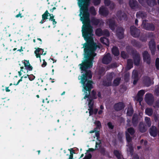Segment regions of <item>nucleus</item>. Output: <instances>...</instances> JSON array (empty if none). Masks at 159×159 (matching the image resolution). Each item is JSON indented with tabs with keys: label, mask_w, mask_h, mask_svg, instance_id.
I'll return each mask as SVG.
<instances>
[{
	"label": "nucleus",
	"mask_w": 159,
	"mask_h": 159,
	"mask_svg": "<svg viewBox=\"0 0 159 159\" xmlns=\"http://www.w3.org/2000/svg\"><path fill=\"white\" fill-rule=\"evenodd\" d=\"M90 0H78V4L80 7V20L83 24L82 27L83 36L87 43L83 44L84 56H95V51L99 46L93 41V30L90 25L89 14L88 6Z\"/></svg>",
	"instance_id": "obj_1"
},
{
	"label": "nucleus",
	"mask_w": 159,
	"mask_h": 159,
	"mask_svg": "<svg viewBox=\"0 0 159 159\" xmlns=\"http://www.w3.org/2000/svg\"><path fill=\"white\" fill-rule=\"evenodd\" d=\"M83 102H86V103H88L89 108V113L90 115L92 114L93 112V100L90 98V96L87 94H85L84 98L82 99Z\"/></svg>",
	"instance_id": "obj_2"
},
{
	"label": "nucleus",
	"mask_w": 159,
	"mask_h": 159,
	"mask_svg": "<svg viewBox=\"0 0 159 159\" xmlns=\"http://www.w3.org/2000/svg\"><path fill=\"white\" fill-rule=\"evenodd\" d=\"M134 132V130L133 128H130L128 129L127 131H126V136L127 142H128V146L129 145V143L130 142L131 140V138L128 134L129 133L131 135H133Z\"/></svg>",
	"instance_id": "obj_3"
},
{
	"label": "nucleus",
	"mask_w": 159,
	"mask_h": 159,
	"mask_svg": "<svg viewBox=\"0 0 159 159\" xmlns=\"http://www.w3.org/2000/svg\"><path fill=\"white\" fill-rule=\"evenodd\" d=\"M130 30L131 35L134 37H137L139 35L140 31L137 29L134 26H132L130 27Z\"/></svg>",
	"instance_id": "obj_4"
},
{
	"label": "nucleus",
	"mask_w": 159,
	"mask_h": 159,
	"mask_svg": "<svg viewBox=\"0 0 159 159\" xmlns=\"http://www.w3.org/2000/svg\"><path fill=\"white\" fill-rule=\"evenodd\" d=\"M95 33L98 36H101L102 35H104L108 36L109 35V32L107 30H105L102 32V30L100 29H97Z\"/></svg>",
	"instance_id": "obj_5"
},
{
	"label": "nucleus",
	"mask_w": 159,
	"mask_h": 159,
	"mask_svg": "<svg viewBox=\"0 0 159 159\" xmlns=\"http://www.w3.org/2000/svg\"><path fill=\"white\" fill-rule=\"evenodd\" d=\"M106 24L109 25V27L112 30H114L115 27L116 26L114 18L108 20L107 21Z\"/></svg>",
	"instance_id": "obj_6"
},
{
	"label": "nucleus",
	"mask_w": 159,
	"mask_h": 159,
	"mask_svg": "<svg viewBox=\"0 0 159 159\" xmlns=\"http://www.w3.org/2000/svg\"><path fill=\"white\" fill-rule=\"evenodd\" d=\"M43 52L44 51L43 49L39 48L37 49L34 52V53L36 54V57L37 58L39 57L40 59V61H41V59L40 56V54L45 55L46 54V52L43 53Z\"/></svg>",
	"instance_id": "obj_7"
},
{
	"label": "nucleus",
	"mask_w": 159,
	"mask_h": 159,
	"mask_svg": "<svg viewBox=\"0 0 159 159\" xmlns=\"http://www.w3.org/2000/svg\"><path fill=\"white\" fill-rule=\"evenodd\" d=\"M145 93L144 90H141L139 91L137 95L135 98L139 102L140 104V102L143 100V96Z\"/></svg>",
	"instance_id": "obj_8"
},
{
	"label": "nucleus",
	"mask_w": 159,
	"mask_h": 159,
	"mask_svg": "<svg viewBox=\"0 0 159 159\" xmlns=\"http://www.w3.org/2000/svg\"><path fill=\"white\" fill-rule=\"evenodd\" d=\"M111 59L110 54L109 53H107L103 57L102 61L105 64H108L110 62Z\"/></svg>",
	"instance_id": "obj_9"
},
{
	"label": "nucleus",
	"mask_w": 159,
	"mask_h": 159,
	"mask_svg": "<svg viewBox=\"0 0 159 159\" xmlns=\"http://www.w3.org/2000/svg\"><path fill=\"white\" fill-rule=\"evenodd\" d=\"M99 13L101 15L106 16L108 15V11L106 8L102 7L99 9Z\"/></svg>",
	"instance_id": "obj_10"
},
{
	"label": "nucleus",
	"mask_w": 159,
	"mask_h": 159,
	"mask_svg": "<svg viewBox=\"0 0 159 159\" xmlns=\"http://www.w3.org/2000/svg\"><path fill=\"white\" fill-rule=\"evenodd\" d=\"M142 25L143 27L147 30H153L155 29L153 25L148 23L144 24L143 21V22Z\"/></svg>",
	"instance_id": "obj_11"
},
{
	"label": "nucleus",
	"mask_w": 159,
	"mask_h": 159,
	"mask_svg": "<svg viewBox=\"0 0 159 159\" xmlns=\"http://www.w3.org/2000/svg\"><path fill=\"white\" fill-rule=\"evenodd\" d=\"M143 60L148 64H149L150 61V56L147 51H145L143 54Z\"/></svg>",
	"instance_id": "obj_12"
},
{
	"label": "nucleus",
	"mask_w": 159,
	"mask_h": 159,
	"mask_svg": "<svg viewBox=\"0 0 159 159\" xmlns=\"http://www.w3.org/2000/svg\"><path fill=\"white\" fill-rule=\"evenodd\" d=\"M116 35L118 38L120 39L122 38L123 37V29L121 27H120L116 31Z\"/></svg>",
	"instance_id": "obj_13"
},
{
	"label": "nucleus",
	"mask_w": 159,
	"mask_h": 159,
	"mask_svg": "<svg viewBox=\"0 0 159 159\" xmlns=\"http://www.w3.org/2000/svg\"><path fill=\"white\" fill-rule=\"evenodd\" d=\"M149 46L152 54H154V52L155 50V45L153 40H151L149 42Z\"/></svg>",
	"instance_id": "obj_14"
},
{
	"label": "nucleus",
	"mask_w": 159,
	"mask_h": 159,
	"mask_svg": "<svg viewBox=\"0 0 159 159\" xmlns=\"http://www.w3.org/2000/svg\"><path fill=\"white\" fill-rule=\"evenodd\" d=\"M22 62L24 64V65L25 68V69H26L29 71L32 70L33 67L30 66L28 61L24 60L22 61Z\"/></svg>",
	"instance_id": "obj_15"
},
{
	"label": "nucleus",
	"mask_w": 159,
	"mask_h": 159,
	"mask_svg": "<svg viewBox=\"0 0 159 159\" xmlns=\"http://www.w3.org/2000/svg\"><path fill=\"white\" fill-rule=\"evenodd\" d=\"M132 79L133 80L134 84H136L138 80V72L136 70H134L133 72Z\"/></svg>",
	"instance_id": "obj_16"
},
{
	"label": "nucleus",
	"mask_w": 159,
	"mask_h": 159,
	"mask_svg": "<svg viewBox=\"0 0 159 159\" xmlns=\"http://www.w3.org/2000/svg\"><path fill=\"white\" fill-rule=\"evenodd\" d=\"M149 133L152 136L155 137L157 134L156 127L154 126H152L150 129Z\"/></svg>",
	"instance_id": "obj_17"
},
{
	"label": "nucleus",
	"mask_w": 159,
	"mask_h": 159,
	"mask_svg": "<svg viewBox=\"0 0 159 159\" xmlns=\"http://www.w3.org/2000/svg\"><path fill=\"white\" fill-rule=\"evenodd\" d=\"M152 95L151 94H147L145 95V100L146 102L149 104H150V102H152Z\"/></svg>",
	"instance_id": "obj_18"
},
{
	"label": "nucleus",
	"mask_w": 159,
	"mask_h": 159,
	"mask_svg": "<svg viewBox=\"0 0 159 159\" xmlns=\"http://www.w3.org/2000/svg\"><path fill=\"white\" fill-rule=\"evenodd\" d=\"M129 3L130 6L134 9H135L137 7V2L135 0H130Z\"/></svg>",
	"instance_id": "obj_19"
},
{
	"label": "nucleus",
	"mask_w": 159,
	"mask_h": 159,
	"mask_svg": "<svg viewBox=\"0 0 159 159\" xmlns=\"http://www.w3.org/2000/svg\"><path fill=\"white\" fill-rule=\"evenodd\" d=\"M124 107V105L123 103L120 102L115 105L114 108L116 110L119 111L121 110Z\"/></svg>",
	"instance_id": "obj_20"
},
{
	"label": "nucleus",
	"mask_w": 159,
	"mask_h": 159,
	"mask_svg": "<svg viewBox=\"0 0 159 159\" xmlns=\"http://www.w3.org/2000/svg\"><path fill=\"white\" fill-rule=\"evenodd\" d=\"M117 16L120 20H125L126 15L124 13L120 11H119L117 13Z\"/></svg>",
	"instance_id": "obj_21"
},
{
	"label": "nucleus",
	"mask_w": 159,
	"mask_h": 159,
	"mask_svg": "<svg viewBox=\"0 0 159 159\" xmlns=\"http://www.w3.org/2000/svg\"><path fill=\"white\" fill-rule=\"evenodd\" d=\"M139 129L141 132H144L146 131L147 129V127L145 125L144 126L143 123H140L139 125Z\"/></svg>",
	"instance_id": "obj_22"
},
{
	"label": "nucleus",
	"mask_w": 159,
	"mask_h": 159,
	"mask_svg": "<svg viewBox=\"0 0 159 159\" xmlns=\"http://www.w3.org/2000/svg\"><path fill=\"white\" fill-rule=\"evenodd\" d=\"M134 63L136 65H138L140 60V57L138 54H136V56L134 57Z\"/></svg>",
	"instance_id": "obj_23"
},
{
	"label": "nucleus",
	"mask_w": 159,
	"mask_h": 159,
	"mask_svg": "<svg viewBox=\"0 0 159 159\" xmlns=\"http://www.w3.org/2000/svg\"><path fill=\"white\" fill-rule=\"evenodd\" d=\"M101 22H102V20H99L95 18H92L91 20L92 24L95 25H98L99 23L101 24Z\"/></svg>",
	"instance_id": "obj_24"
},
{
	"label": "nucleus",
	"mask_w": 159,
	"mask_h": 159,
	"mask_svg": "<svg viewBox=\"0 0 159 159\" xmlns=\"http://www.w3.org/2000/svg\"><path fill=\"white\" fill-rule=\"evenodd\" d=\"M112 52L113 54L115 56H117L119 55V52L118 48L116 47H113L112 49Z\"/></svg>",
	"instance_id": "obj_25"
},
{
	"label": "nucleus",
	"mask_w": 159,
	"mask_h": 159,
	"mask_svg": "<svg viewBox=\"0 0 159 159\" xmlns=\"http://www.w3.org/2000/svg\"><path fill=\"white\" fill-rule=\"evenodd\" d=\"M146 14L142 12L139 11L136 14V16L137 18H143L146 16Z\"/></svg>",
	"instance_id": "obj_26"
},
{
	"label": "nucleus",
	"mask_w": 159,
	"mask_h": 159,
	"mask_svg": "<svg viewBox=\"0 0 159 159\" xmlns=\"http://www.w3.org/2000/svg\"><path fill=\"white\" fill-rule=\"evenodd\" d=\"M100 41L102 43L107 46H108L109 45V41L106 38H101Z\"/></svg>",
	"instance_id": "obj_27"
},
{
	"label": "nucleus",
	"mask_w": 159,
	"mask_h": 159,
	"mask_svg": "<svg viewBox=\"0 0 159 159\" xmlns=\"http://www.w3.org/2000/svg\"><path fill=\"white\" fill-rule=\"evenodd\" d=\"M133 63L132 60L128 59L127 61V69L129 70L132 68L133 67Z\"/></svg>",
	"instance_id": "obj_28"
},
{
	"label": "nucleus",
	"mask_w": 159,
	"mask_h": 159,
	"mask_svg": "<svg viewBox=\"0 0 159 159\" xmlns=\"http://www.w3.org/2000/svg\"><path fill=\"white\" fill-rule=\"evenodd\" d=\"M133 113V109L131 106H129L127 109V115L129 116H131Z\"/></svg>",
	"instance_id": "obj_29"
},
{
	"label": "nucleus",
	"mask_w": 159,
	"mask_h": 159,
	"mask_svg": "<svg viewBox=\"0 0 159 159\" xmlns=\"http://www.w3.org/2000/svg\"><path fill=\"white\" fill-rule=\"evenodd\" d=\"M152 110L150 108H147L145 110L146 114L149 116H151L152 114Z\"/></svg>",
	"instance_id": "obj_30"
},
{
	"label": "nucleus",
	"mask_w": 159,
	"mask_h": 159,
	"mask_svg": "<svg viewBox=\"0 0 159 159\" xmlns=\"http://www.w3.org/2000/svg\"><path fill=\"white\" fill-rule=\"evenodd\" d=\"M114 154L117 157L118 159H121L122 156L120 152L117 151L115 150L114 152Z\"/></svg>",
	"instance_id": "obj_31"
},
{
	"label": "nucleus",
	"mask_w": 159,
	"mask_h": 159,
	"mask_svg": "<svg viewBox=\"0 0 159 159\" xmlns=\"http://www.w3.org/2000/svg\"><path fill=\"white\" fill-rule=\"evenodd\" d=\"M145 121L148 127L150 126L151 125V121L150 118L148 117H145Z\"/></svg>",
	"instance_id": "obj_32"
},
{
	"label": "nucleus",
	"mask_w": 159,
	"mask_h": 159,
	"mask_svg": "<svg viewBox=\"0 0 159 159\" xmlns=\"http://www.w3.org/2000/svg\"><path fill=\"white\" fill-rule=\"evenodd\" d=\"M50 14L48 13V11L46 10L45 13L42 15V17L43 20L48 19V15Z\"/></svg>",
	"instance_id": "obj_33"
},
{
	"label": "nucleus",
	"mask_w": 159,
	"mask_h": 159,
	"mask_svg": "<svg viewBox=\"0 0 159 159\" xmlns=\"http://www.w3.org/2000/svg\"><path fill=\"white\" fill-rule=\"evenodd\" d=\"M147 3L149 6L154 5L155 1V0H147Z\"/></svg>",
	"instance_id": "obj_34"
},
{
	"label": "nucleus",
	"mask_w": 159,
	"mask_h": 159,
	"mask_svg": "<svg viewBox=\"0 0 159 159\" xmlns=\"http://www.w3.org/2000/svg\"><path fill=\"white\" fill-rule=\"evenodd\" d=\"M120 79L119 78H118L115 80L113 82L114 85L115 86L118 85L120 83Z\"/></svg>",
	"instance_id": "obj_35"
},
{
	"label": "nucleus",
	"mask_w": 159,
	"mask_h": 159,
	"mask_svg": "<svg viewBox=\"0 0 159 159\" xmlns=\"http://www.w3.org/2000/svg\"><path fill=\"white\" fill-rule=\"evenodd\" d=\"M27 76H28V78L30 81L33 80L35 78V76L33 75H27Z\"/></svg>",
	"instance_id": "obj_36"
},
{
	"label": "nucleus",
	"mask_w": 159,
	"mask_h": 159,
	"mask_svg": "<svg viewBox=\"0 0 159 159\" xmlns=\"http://www.w3.org/2000/svg\"><path fill=\"white\" fill-rule=\"evenodd\" d=\"M156 68L158 70L159 69V58H157L156 60Z\"/></svg>",
	"instance_id": "obj_37"
},
{
	"label": "nucleus",
	"mask_w": 159,
	"mask_h": 159,
	"mask_svg": "<svg viewBox=\"0 0 159 159\" xmlns=\"http://www.w3.org/2000/svg\"><path fill=\"white\" fill-rule=\"evenodd\" d=\"M90 11L91 13L93 15H95L96 14V11L93 7H92L90 8Z\"/></svg>",
	"instance_id": "obj_38"
},
{
	"label": "nucleus",
	"mask_w": 159,
	"mask_h": 159,
	"mask_svg": "<svg viewBox=\"0 0 159 159\" xmlns=\"http://www.w3.org/2000/svg\"><path fill=\"white\" fill-rule=\"evenodd\" d=\"M90 11L91 13L93 15H95L96 14V11L93 7H92L90 8Z\"/></svg>",
	"instance_id": "obj_39"
},
{
	"label": "nucleus",
	"mask_w": 159,
	"mask_h": 159,
	"mask_svg": "<svg viewBox=\"0 0 159 159\" xmlns=\"http://www.w3.org/2000/svg\"><path fill=\"white\" fill-rule=\"evenodd\" d=\"M91 157V155L90 154L88 153L86 155L83 159H90Z\"/></svg>",
	"instance_id": "obj_40"
},
{
	"label": "nucleus",
	"mask_w": 159,
	"mask_h": 159,
	"mask_svg": "<svg viewBox=\"0 0 159 159\" xmlns=\"http://www.w3.org/2000/svg\"><path fill=\"white\" fill-rule=\"evenodd\" d=\"M111 2L110 0H104V3L107 6H109Z\"/></svg>",
	"instance_id": "obj_41"
},
{
	"label": "nucleus",
	"mask_w": 159,
	"mask_h": 159,
	"mask_svg": "<svg viewBox=\"0 0 159 159\" xmlns=\"http://www.w3.org/2000/svg\"><path fill=\"white\" fill-rule=\"evenodd\" d=\"M93 2L94 5H97L100 2V0H93Z\"/></svg>",
	"instance_id": "obj_42"
},
{
	"label": "nucleus",
	"mask_w": 159,
	"mask_h": 159,
	"mask_svg": "<svg viewBox=\"0 0 159 159\" xmlns=\"http://www.w3.org/2000/svg\"><path fill=\"white\" fill-rule=\"evenodd\" d=\"M109 6L110 9H112L115 7V5L113 3L111 2Z\"/></svg>",
	"instance_id": "obj_43"
},
{
	"label": "nucleus",
	"mask_w": 159,
	"mask_h": 159,
	"mask_svg": "<svg viewBox=\"0 0 159 159\" xmlns=\"http://www.w3.org/2000/svg\"><path fill=\"white\" fill-rule=\"evenodd\" d=\"M71 149H69V150L70 151V156L69 157V159H74L73 158V152L71 151Z\"/></svg>",
	"instance_id": "obj_44"
},
{
	"label": "nucleus",
	"mask_w": 159,
	"mask_h": 159,
	"mask_svg": "<svg viewBox=\"0 0 159 159\" xmlns=\"http://www.w3.org/2000/svg\"><path fill=\"white\" fill-rule=\"evenodd\" d=\"M122 57L124 58H125L127 57V55L124 52H122L121 53Z\"/></svg>",
	"instance_id": "obj_45"
},
{
	"label": "nucleus",
	"mask_w": 159,
	"mask_h": 159,
	"mask_svg": "<svg viewBox=\"0 0 159 159\" xmlns=\"http://www.w3.org/2000/svg\"><path fill=\"white\" fill-rule=\"evenodd\" d=\"M107 125L109 128L111 129H112L113 128V126L112 125L111 123L109 122L108 123Z\"/></svg>",
	"instance_id": "obj_46"
},
{
	"label": "nucleus",
	"mask_w": 159,
	"mask_h": 159,
	"mask_svg": "<svg viewBox=\"0 0 159 159\" xmlns=\"http://www.w3.org/2000/svg\"><path fill=\"white\" fill-rule=\"evenodd\" d=\"M49 16H50V18L49 19V20H51L52 21L53 20H54V16H53V14H49Z\"/></svg>",
	"instance_id": "obj_47"
},
{
	"label": "nucleus",
	"mask_w": 159,
	"mask_h": 159,
	"mask_svg": "<svg viewBox=\"0 0 159 159\" xmlns=\"http://www.w3.org/2000/svg\"><path fill=\"white\" fill-rule=\"evenodd\" d=\"M24 67L23 66H21L20 67L21 70L20 71L18 72V73L19 74V75L20 76H21V75L22 74V73H21V71H23V70H22V69H23Z\"/></svg>",
	"instance_id": "obj_48"
},
{
	"label": "nucleus",
	"mask_w": 159,
	"mask_h": 159,
	"mask_svg": "<svg viewBox=\"0 0 159 159\" xmlns=\"http://www.w3.org/2000/svg\"><path fill=\"white\" fill-rule=\"evenodd\" d=\"M43 64L42 65V67H45L47 65V62L45 61L44 60H43Z\"/></svg>",
	"instance_id": "obj_49"
},
{
	"label": "nucleus",
	"mask_w": 159,
	"mask_h": 159,
	"mask_svg": "<svg viewBox=\"0 0 159 159\" xmlns=\"http://www.w3.org/2000/svg\"><path fill=\"white\" fill-rule=\"evenodd\" d=\"M94 123L96 124L97 126L98 127L100 126L101 125L100 122L98 121H96L95 122H94Z\"/></svg>",
	"instance_id": "obj_50"
},
{
	"label": "nucleus",
	"mask_w": 159,
	"mask_h": 159,
	"mask_svg": "<svg viewBox=\"0 0 159 159\" xmlns=\"http://www.w3.org/2000/svg\"><path fill=\"white\" fill-rule=\"evenodd\" d=\"M139 0V2L143 6L144 5V1H143V0Z\"/></svg>",
	"instance_id": "obj_51"
},
{
	"label": "nucleus",
	"mask_w": 159,
	"mask_h": 159,
	"mask_svg": "<svg viewBox=\"0 0 159 159\" xmlns=\"http://www.w3.org/2000/svg\"><path fill=\"white\" fill-rule=\"evenodd\" d=\"M101 142L100 141H98V142H97L96 143V148L98 147V146H99V144H100Z\"/></svg>",
	"instance_id": "obj_52"
},
{
	"label": "nucleus",
	"mask_w": 159,
	"mask_h": 159,
	"mask_svg": "<svg viewBox=\"0 0 159 159\" xmlns=\"http://www.w3.org/2000/svg\"><path fill=\"white\" fill-rule=\"evenodd\" d=\"M23 77V76H22L21 77L20 79V80H18V82H17L16 85H18L20 81H22V78Z\"/></svg>",
	"instance_id": "obj_53"
},
{
	"label": "nucleus",
	"mask_w": 159,
	"mask_h": 159,
	"mask_svg": "<svg viewBox=\"0 0 159 159\" xmlns=\"http://www.w3.org/2000/svg\"><path fill=\"white\" fill-rule=\"evenodd\" d=\"M136 119V116L134 115L133 117V122L134 123V121Z\"/></svg>",
	"instance_id": "obj_54"
},
{
	"label": "nucleus",
	"mask_w": 159,
	"mask_h": 159,
	"mask_svg": "<svg viewBox=\"0 0 159 159\" xmlns=\"http://www.w3.org/2000/svg\"><path fill=\"white\" fill-rule=\"evenodd\" d=\"M95 135L96 136V137H97V139L98 138V137H99V133L98 132H95Z\"/></svg>",
	"instance_id": "obj_55"
},
{
	"label": "nucleus",
	"mask_w": 159,
	"mask_h": 159,
	"mask_svg": "<svg viewBox=\"0 0 159 159\" xmlns=\"http://www.w3.org/2000/svg\"><path fill=\"white\" fill-rule=\"evenodd\" d=\"M20 16L21 18L22 17V16H21V14L20 13H19V14L16 16V17L17 18L19 17Z\"/></svg>",
	"instance_id": "obj_56"
},
{
	"label": "nucleus",
	"mask_w": 159,
	"mask_h": 159,
	"mask_svg": "<svg viewBox=\"0 0 159 159\" xmlns=\"http://www.w3.org/2000/svg\"><path fill=\"white\" fill-rule=\"evenodd\" d=\"M5 90H6V92H10V90H9V89H8V87H6V89H5Z\"/></svg>",
	"instance_id": "obj_57"
},
{
	"label": "nucleus",
	"mask_w": 159,
	"mask_h": 159,
	"mask_svg": "<svg viewBox=\"0 0 159 159\" xmlns=\"http://www.w3.org/2000/svg\"><path fill=\"white\" fill-rule=\"evenodd\" d=\"M53 25H55L57 23V22L55 21V20L54 19L52 20Z\"/></svg>",
	"instance_id": "obj_58"
},
{
	"label": "nucleus",
	"mask_w": 159,
	"mask_h": 159,
	"mask_svg": "<svg viewBox=\"0 0 159 159\" xmlns=\"http://www.w3.org/2000/svg\"><path fill=\"white\" fill-rule=\"evenodd\" d=\"M156 92L157 95L159 94V88L158 89H157L156 90Z\"/></svg>",
	"instance_id": "obj_59"
},
{
	"label": "nucleus",
	"mask_w": 159,
	"mask_h": 159,
	"mask_svg": "<svg viewBox=\"0 0 159 159\" xmlns=\"http://www.w3.org/2000/svg\"><path fill=\"white\" fill-rule=\"evenodd\" d=\"M102 110H101L98 111V113L99 114H101L102 113Z\"/></svg>",
	"instance_id": "obj_60"
},
{
	"label": "nucleus",
	"mask_w": 159,
	"mask_h": 159,
	"mask_svg": "<svg viewBox=\"0 0 159 159\" xmlns=\"http://www.w3.org/2000/svg\"><path fill=\"white\" fill-rule=\"evenodd\" d=\"M129 150H130V152H132V149H132V147H131L130 146H129Z\"/></svg>",
	"instance_id": "obj_61"
},
{
	"label": "nucleus",
	"mask_w": 159,
	"mask_h": 159,
	"mask_svg": "<svg viewBox=\"0 0 159 159\" xmlns=\"http://www.w3.org/2000/svg\"><path fill=\"white\" fill-rule=\"evenodd\" d=\"M98 96L99 98H101V94L100 93H98Z\"/></svg>",
	"instance_id": "obj_62"
},
{
	"label": "nucleus",
	"mask_w": 159,
	"mask_h": 159,
	"mask_svg": "<svg viewBox=\"0 0 159 159\" xmlns=\"http://www.w3.org/2000/svg\"><path fill=\"white\" fill-rule=\"evenodd\" d=\"M94 149L93 148H89V150L90 151H94Z\"/></svg>",
	"instance_id": "obj_63"
},
{
	"label": "nucleus",
	"mask_w": 159,
	"mask_h": 159,
	"mask_svg": "<svg viewBox=\"0 0 159 159\" xmlns=\"http://www.w3.org/2000/svg\"><path fill=\"white\" fill-rule=\"evenodd\" d=\"M138 20L137 19H136L135 20V24L136 25H138Z\"/></svg>",
	"instance_id": "obj_64"
}]
</instances>
